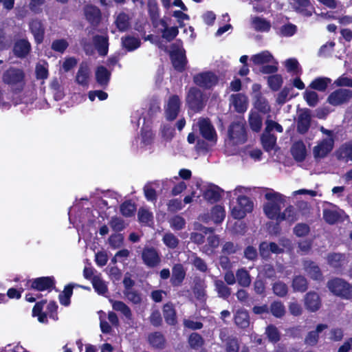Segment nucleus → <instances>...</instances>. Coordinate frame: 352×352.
Here are the masks:
<instances>
[{"instance_id": "f257e3e1", "label": "nucleus", "mask_w": 352, "mask_h": 352, "mask_svg": "<svg viewBox=\"0 0 352 352\" xmlns=\"http://www.w3.org/2000/svg\"><path fill=\"white\" fill-rule=\"evenodd\" d=\"M25 73L23 69L10 67L2 76L3 82L9 85L14 94L21 93L25 87Z\"/></svg>"}, {"instance_id": "f03ea898", "label": "nucleus", "mask_w": 352, "mask_h": 352, "mask_svg": "<svg viewBox=\"0 0 352 352\" xmlns=\"http://www.w3.org/2000/svg\"><path fill=\"white\" fill-rule=\"evenodd\" d=\"M208 101L207 96L196 87H190L186 96V105L188 110L197 113L205 108Z\"/></svg>"}, {"instance_id": "7ed1b4c3", "label": "nucleus", "mask_w": 352, "mask_h": 352, "mask_svg": "<svg viewBox=\"0 0 352 352\" xmlns=\"http://www.w3.org/2000/svg\"><path fill=\"white\" fill-rule=\"evenodd\" d=\"M327 287L335 296L342 299H352V285L340 278H333L328 280Z\"/></svg>"}, {"instance_id": "20e7f679", "label": "nucleus", "mask_w": 352, "mask_h": 352, "mask_svg": "<svg viewBox=\"0 0 352 352\" xmlns=\"http://www.w3.org/2000/svg\"><path fill=\"white\" fill-rule=\"evenodd\" d=\"M252 201L245 195H239L237 198V206L232 209V216L235 219H243L247 213L253 210Z\"/></svg>"}, {"instance_id": "39448f33", "label": "nucleus", "mask_w": 352, "mask_h": 352, "mask_svg": "<svg viewBox=\"0 0 352 352\" xmlns=\"http://www.w3.org/2000/svg\"><path fill=\"white\" fill-rule=\"evenodd\" d=\"M56 280L54 276H41L32 278L27 282L28 288L34 289L38 292L45 290L52 291L55 288Z\"/></svg>"}, {"instance_id": "423d86ee", "label": "nucleus", "mask_w": 352, "mask_h": 352, "mask_svg": "<svg viewBox=\"0 0 352 352\" xmlns=\"http://www.w3.org/2000/svg\"><path fill=\"white\" fill-rule=\"evenodd\" d=\"M169 57L175 71L179 73L184 72L187 67L188 59L186 50L184 48L173 49L169 52Z\"/></svg>"}, {"instance_id": "0eeeda50", "label": "nucleus", "mask_w": 352, "mask_h": 352, "mask_svg": "<svg viewBox=\"0 0 352 352\" xmlns=\"http://www.w3.org/2000/svg\"><path fill=\"white\" fill-rule=\"evenodd\" d=\"M218 76L211 71L201 72L193 76L194 83L205 89H211L218 83Z\"/></svg>"}, {"instance_id": "6e6552de", "label": "nucleus", "mask_w": 352, "mask_h": 352, "mask_svg": "<svg viewBox=\"0 0 352 352\" xmlns=\"http://www.w3.org/2000/svg\"><path fill=\"white\" fill-rule=\"evenodd\" d=\"M198 126L200 134L204 139L210 142H217V135L209 118H200L198 121Z\"/></svg>"}, {"instance_id": "1a4fd4ad", "label": "nucleus", "mask_w": 352, "mask_h": 352, "mask_svg": "<svg viewBox=\"0 0 352 352\" xmlns=\"http://www.w3.org/2000/svg\"><path fill=\"white\" fill-rule=\"evenodd\" d=\"M352 98V91L346 89H338L331 93L327 102L333 106H338L348 102Z\"/></svg>"}, {"instance_id": "9d476101", "label": "nucleus", "mask_w": 352, "mask_h": 352, "mask_svg": "<svg viewBox=\"0 0 352 352\" xmlns=\"http://www.w3.org/2000/svg\"><path fill=\"white\" fill-rule=\"evenodd\" d=\"M290 5L296 12L304 16L309 17L315 11L310 0H290Z\"/></svg>"}, {"instance_id": "9b49d317", "label": "nucleus", "mask_w": 352, "mask_h": 352, "mask_svg": "<svg viewBox=\"0 0 352 352\" xmlns=\"http://www.w3.org/2000/svg\"><path fill=\"white\" fill-rule=\"evenodd\" d=\"M181 100L177 95L171 96L165 109L166 118L168 121L175 120L180 111Z\"/></svg>"}, {"instance_id": "f8f14e48", "label": "nucleus", "mask_w": 352, "mask_h": 352, "mask_svg": "<svg viewBox=\"0 0 352 352\" xmlns=\"http://www.w3.org/2000/svg\"><path fill=\"white\" fill-rule=\"evenodd\" d=\"M311 115L309 109H304L299 113L296 122V131L298 133L304 135L308 132L311 126Z\"/></svg>"}, {"instance_id": "ddd939ff", "label": "nucleus", "mask_w": 352, "mask_h": 352, "mask_svg": "<svg viewBox=\"0 0 352 352\" xmlns=\"http://www.w3.org/2000/svg\"><path fill=\"white\" fill-rule=\"evenodd\" d=\"M84 14L86 20L94 28L98 27L102 19L100 10L96 6L88 4L84 7Z\"/></svg>"}, {"instance_id": "4468645a", "label": "nucleus", "mask_w": 352, "mask_h": 352, "mask_svg": "<svg viewBox=\"0 0 352 352\" xmlns=\"http://www.w3.org/2000/svg\"><path fill=\"white\" fill-rule=\"evenodd\" d=\"M334 140L333 138L323 139L320 143L314 147L313 153L316 159L324 158L333 148Z\"/></svg>"}, {"instance_id": "2eb2a0df", "label": "nucleus", "mask_w": 352, "mask_h": 352, "mask_svg": "<svg viewBox=\"0 0 352 352\" xmlns=\"http://www.w3.org/2000/svg\"><path fill=\"white\" fill-rule=\"evenodd\" d=\"M32 50L30 43L25 38H20L15 41L13 46V54L16 58H24Z\"/></svg>"}, {"instance_id": "dca6fc26", "label": "nucleus", "mask_w": 352, "mask_h": 352, "mask_svg": "<svg viewBox=\"0 0 352 352\" xmlns=\"http://www.w3.org/2000/svg\"><path fill=\"white\" fill-rule=\"evenodd\" d=\"M290 153L296 162H304L306 159L307 152L303 141L300 140L294 142L291 146Z\"/></svg>"}, {"instance_id": "f3484780", "label": "nucleus", "mask_w": 352, "mask_h": 352, "mask_svg": "<svg viewBox=\"0 0 352 352\" xmlns=\"http://www.w3.org/2000/svg\"><path fill=\"white\" fill-rule=\"evenodd\" d=\"M29 26L30 32L34 36L35 43L36 44L42 43L44 40L45 28L41 21L33 19L30 22Z\"/></svg>"}, {"instance_id": "a211bd4d", "label": "nucleus", "mask_w": 352, "mask_h": 352, "mask_svg": "<svg viewBox=\"0 0 352 352\" xmlns=\"http://www.w3.org/2000/svg\"><path fill=\"white\" fill-rule=\"evenodd\" d=\"M306 309L311 311H317L321 307V300L319 295L315 292H308L305 297Z\"/></svg>"}, {"instance_id": "6ab92c4d", "label": "nucleus", "mask_w": 352, "mask_h": 352, "mask_svg": "<svg viewBox=\"0 0 352 352\" xmlns=\"http://www.w3.org/2000/svg\"><path fill=\"white\" fill-rule=\"evenodd\" d=\"M144 264H160L161 259L157 250L153 247H145L142 252Z\"/></svg>"}, {"instance_id": "aec40b11", "label": "nucleus", "mask_w": 352, "mask_h": 352, "mask_svg": "<svg viewBox=\"0 0 352 352\" xmlns=\"http://www.w3.org/2000/svg\"><path fill=\"white\" fill-rule=\"evenodd\" d=\"M327 328L326 324H318L315 330L308 332L304 340L305 344L311 346H316L319 340V334Z\"/></svg>"}, {"instance_id": "412c9836", "label": "nucleus", "mask_w": 352, "mask_h": 352, "mask_svg": "<svg viewBox=\"0 0 352 352\" xmlns=\"http://www.w3.org/2000/svg\"><path fill=\"white\" fill-rule=\"evenodd\" d=\"M231 103L237 113H243L248 109V98L244 94H232L231 96Z\"/></svg>"}, {"instance_id": "4be33fe9", "label": "nucleus", "mask_w": 352, "mask_h": 352, "mask_svg": "<svg viewBox=\"0 0 352 352\" xmlns=\"http://www.w3.org/2000/svg\"><path fill=\"white\" fill-rule=\"evenodd\" d=\"M148 341L154 349L162 350L166 347V340L164 336L160 331L151 333L148 336Z\"/></svg>"}, {"instance_id": "5701e85b", "label": "nucleus", "mask_w": 352, "mask_h": 352, "mask_svg": "<svg viewBox=\"0 0 352 352\" xmlns=\"http://www.w3.org/2000/svg\"><path fill=\"white\" fill-rule=\"evenodd\" d=\"M93 41L98 53L100 56H106L109 51V38L102 35H95Z\"/></svg>"}, {"instance_id": "b1692460", "label": "nucleus", "mask_w": 352, "mask_h": 352, "mask_svg": "<svg viewBox=\"0 0 352 352\" xmlns=\"http://www.w3.org/2000/svg\"><path fill=\"white\" fill-rule=\"evenodd\" d=\"M163 316L166 324L174 326L177 324V313L171 302L166 303L162 309Z\"/></svg>"}, {"instance_id": "393cba45", "label": "nucleus", "mask_w": 352, "mask_h": 352, "mask_svg": "<svg viewBox=\"0 0 352 352\" xmlns=\"http://www.w3.org/2000/svg\"><path fill=\"white\" fill-rule=\"evenodd\" d=\"M111 72L102 65L98 66L96 71V80L98 85L105 89L109 85Z\"/></svg>"}, {"instance_id": "a878e982", "label": "nucleus", "mask_w": 352, "mask_h": 352, "mask_svg": "<svg viewBox=\"0 0 352 352\" xmlns=\"http://www.w3.org/2000/svg\"><path fill=\"white\" fill-rule=\"evenodd\" d=\"M298 219V213L296 208L289 205L287 206L283 212L278 214L277 221H287L289 224H292Z\"/></svg>"}, {"instance_id": "bb28decb", "label": "nucleus", "mask_w": 352, "mask_h": 352, "mask_svg": "<svg viewBox=\"0 0 352 352\" xmlns=\"http://www.w3.org/2000/svg\"><path fill=\"white\" fill-rule=\"evenodd\" d=\"M228 136L230 140H239L245 135V130L239 122H232L228 128Z\"/></svg>"}, {"instance_id": "cd10ccee", "label": "nucleus", "mask_w": 352, "mask_h": 352, "mask_svg": "<svg viewBox=\"0 0 352 352\" xmlns=\"http://www.w3.org/2000/svg\"><path fill=\"white\" fill-rule=\"evenodd\" d=\"M223 190L217 186L214 185L210 188H207L203 193V197L207 201L214 204L219 201L221 197Z\"/></svg>"}, {"instance_id": "c85d7f7f", "label": "nucleus", "mask_w": 352, "mask_h": 352, "mask_svg": "<svg viewBox=\"0 0 352 352\" xmlns=\"http://www.w3.org/2000/svg\"><path fill=\"white\" fill-rule=\"evenodd\" d=\"M47 303V300H41L36 302L32 309V316L37 317L38 320L41 323H47V313L43 311L44 305Z\"/></svg>"}, {"instance_id": "c756f323", "label": "nucleus", "mask_w": 352, "mask_h": 352, "mask_svg": "<svg viewBox=\"0 0 352 352\" xmlns=\"http://www.w3.org/2000/svg\"><path fill=\"white\" fill-rule=\"evenodd\" d=\"M336 157L338 160L352 161V142L342 144L336 151Z\"/></svg>"}, {"instance_id": "7c9ffc66", "label": "nucleus", "mask_w": 352, "mask_h": 352, "mask_svg": "<svg viewBox=\"0 0 352 352\" xmlns=\"http://www.w3.org/2000/svg\"><path fill=\"white\" fill-rule=\"evenodd\" d=\"M276 140L277 138L275 135L264 131L261 136L263 149L267 152L273 150L276 144Z\"/></svg>"}, {"instance_id": "2f4dec72", "label": "nucleus", "mask_w": 352, "mask_h": 352, "mask_svg": "<svg viewBox=\"0 0 352 352\" xmlns=\"http://www.w3.org/2000/svg\"><path fill=\"white\" fill-rule=\"evenodd\" d=\"M273 59L272 54L267 50L254 54L251 57V60L254 65L261 66L271 63Z\"/></svg>"}, {"instance_id": "473e14b6", "label": "nucleus", "mask_w": 352, "mask_h": 352, "mask_svg": "<svg viewBox=\"0 0 352 352\" xmlns=\"http://www.w3.org/2000/svg\"><path fill=\"white\" fill-rule=\"evenodd\" d=\"M254 107L258 111L263 114L268 113L271 111L270 105L267 100L263 97L261 93L255 96Z\"/></svg>"}, {"instance_id": "72a5a7b5", "label": "nucleus", "mask_w": 352, "mask_h": 352, "mask_svg": "<svg viewBox=\"0 0 352 352\" xmlns=\"http://www.w3.org/2000/svg\"><path fill=\"white\" fill-rule=\"evenodd\" d=\"M199 230L201 232L200 233L192 232L190 234V240L197 244L204 243L205 241V235L214 232V229L213 228H208L203 226H201Z\"/></svg>"}, {"instance_id": "f704fd0d", "label": "nucleus", "mask_w": 352, "mask_h": 352, "mask_svg": "<svg viewBox=\"0 0 352 352\" xmlns=\"http://www.w3.org/2000/svg\"><path fill=\"white\" fill-rule=\"evenodd\" d=\"M186 276L183 265H173L170 282L173 286L180 285Z\"/></svg>"}, {"instance_id": "c9c22d12", "label": "nucleus", "mask_w": 352, "mask_h": 352, "mask_svg": "<svg viewBox=\"0 0 352 352\" xmlns=\"http://www.w3.org/2000/svg\"><path fill=\"white\" fill-rule=\"evenodd\" d=\"M234 322L239 328H247L250 324V316L248 312L244 309H239L234 315Z\"/></svg>"}, {"instance_id": "e433bc0d", "label": "nucleus", "mask_w": 352, "mask_h": 352, "mask_svg": "<svg viewBox=\"0 0 352 352\" xmlns=\"http://www.w3.org/2000/svg\"><path fill=\"white\" fill-rule=\"evenodd\" d=\"M248 123L252 131L258 133L262 128V118L258 112L251 111L249 114Z\"/></svg>"}, {"instance_id": "4c0bfd02", "label": "nucleus", "mask_w": 352, "mask_h": 352, "mask_svg": "<svg viewBox=\"0 0 352 352\" xmlns=\"http://www.w3.org/2000/svg\"><path fill=\"white\" fill-rule=\"evenodd\" d=\"M263 210L266 216L270 219H276L280 214V207L278 203L267 202L263 206Z\"/></svg>"}, {"instance_id": "58836bf2", "label": "nucleus", "mask_w": 352, "mask_h": 352, "mask_svg": "<svg viewBox=\"0 0 352 352\" xmlns=\"http://www.w3.org/2000/svg\"><path fill=\"white\" fill-rule=\"evenodd\" d=\"M331 82V80L329 78L317 77L311 81L309 87L314 90L324 91Z\"/></svg>"}, {"instance_id": "ea45409f", "label": "nucleus", "mask_w": 352, "mask_h": 352, "mask_svg": "<svg viewBox=\"0 0 352 352\" xmlns=\"http://www.w3.org/2000/svg\"><path fill=\"white\" fill-rule=\"evenodd\" d=\"M122 44L128 52H132L140 46L141 41L138 38L132 36H126L122 37Z\"/></svg>"}, {"instance_id": "a19ab883", "label": "nucleus", "mask_w": 352, "mask_h": 352, "mask_svg": "<svg viewBox=\"0 0 352 352\" xmlns=\"http://www.w3.org/2000/svg\"><path fill=\"white\" fill-rule=\"evenodd\" d=\"M269 312L276 318H281L285 314V307L283 303L279 300L272 302L269 307Z\"/></svg>"}, {"instance_id": "79ce46f5", "label": "nucleus", "mask_w": 352, "mask_h": 352, "mask_svg": "<svg viewBox=\"0 0 352 352\" xmlns=\"http://www.w3.org/2000/svg\"><path fill=\"white\" fill-rule=\"evenodd\" d=\"M115 23L120 32L126 31L130 27L129 15L124 12L119 13L116 19Z\"/></svg>"}, {"instance_id": "37998d69", "label": "nucleus", "mask_w": 352, "mask_h": 352, "mask_svg": "<svg viewBox=\"0 0 352 352\" xmlns=\"http://www.w3.org/2000/svg\"><path fill=\"white\" fill-rule=\"evenodd\" d=\"M322 215L325 222L329 225L336 223L341 219V215L338 211L331 209H324Z\"/></svg>"}, {"instance_id": "c03bdc74", "label": "nucleus", "mask_w": 352, "mask_h": 352, "mask_svg": "<svg viewBox=\"0 0 352 352\" xmlns=\"http://www.w3.org/2000/svg\"><path fill=\"white\" fill-rule=\"evenodd\" d=\"M267 79L268 87L273 91H278L283 83V76L280 74H275L270 75Z\"/></svg>"}, {"instance_id": "a18cd8bd", "label": "nucleus", "mask_w": 352, "mask_h": 352, "mask_svg": "<svg viewBox=\"0 0 352 352\" xmlns=\"http://www.w3.org/2000/svg\"><path fill=\"white\" fill-rule=\"evenodd\" d=\"M89 78V70L87 66L80 65L76 76V80L78 84L86 86L88 84Z\"/></svg>"}, {"instance_id": "49530a36", "label": "nucleus", "mask_w": 352, "mask_h": 352, "mask_svg": "<svg viewBox=\"0 0 352 352\" xmlns=\"http://www.w3.org/2000/svg\"><path fill=\"white\" fill-rule=\"evenodd\" d=\"M112 307L115 311L121 312L126 318L129 320L131 319V310L124 302L120 300L112 301Z\"/></svg>"}, {"instance_id": "de8ad7c7", "label": "nucleus", "mask_w": 352, "mask_h": 352, "mask_svg": "<svg viewBox=\"0 0 352 352\" xmlns=\"http://www.w3.org/2000/svg\"><path fill=\"white\" fill-rule=\"evenodd\" d=\"M292 287L295 292H305L308 288L307 279L302 276H296L292 280Z\"/></svg>"}, {"instance_id": "09e8293b", "label": "nucleus", "mask_w": 352, "mask_h": 352, "mask_svg": "<svg viewBox=\"0 0 352 352\" xmlns=\"http://www.w3.org/2000/svg\"><path fill=\"white\" fill-rule=\"evenodd\" d=\"M253 25L255 30L258 32H267L271 29L270 22L265 19L259 16L254 17L253 19Z\"/></svg>"}, {"instance_id": "8fccbe9b", "label": "nucleus", "mask_w": 352, "mask_h": 352, "mask_svg": "<svg viewBox=\"0 0 352 352\" xmlns=\"http://www.w3.org/2000/svg\"><path fill=\"white\" fill-rule=\"evenodd\" d=\"M148 14L151 23H156L160 17V8L155 0H150L148 2Z\"/></svg>"}, {"instance_id": "3c124183", "label": "nucleus", "mask_w": 352, "mask_h": 352, "mask_svg": "<svg viewBox=\"0 0 352 352\" xmlns=\"http://www.w3.org/2000/svg\"><path fill=\"white\" fill-rule=\"evenodd\" d=\"M120 213L126 217H131L136 211V206L131 200L124 201L120 206Z\"/></svg>"}, {"instance_id": "603ef678", "label": "nucleus", "mask_w": 352, "mask_h": 352, "mask_svg": "<svg viewBox=\"0 0 352 352\" xmlns=\"http://www.w3.org/2000/svg\"><path fill=\"white\" fill-rule=\"evenodd\" d=\"M226 217V211L223 206L216 205L211 210V218L215 223H221Z\"/></svg>"}, {"instance_id": "864d4df0", "label": "nucleus", "mask_w": 352, "mask_h": 352, "mask_svg": "<svg viewBox=\"0 0 352 352\" xmlns=\"http://www.w3.org/2000/svg\"><path fill=\"white\" fill-rule=\"evenodd\" d=\"M216 290L218 296L224 299H227L231 294V289L221 280H217L214 282Z\"/></svg>"}, {"instance_id": "5fc2aeb1", "label": "nucleus", "mask_w": 352, "mask_h": 352, "mask_svg": "<svg viewBox=\"0 0 352 352\" xmlns=\"http://www.w3.org/2000/svg\"><path fill=\"white\" fill-rule=\"evenodd\" d=\"M155 135L149 126H143L141 129L142 142L144 145H151L154 140Z\"/></svg>"}, {"instance_id": "6e6d98bb", "label": "nucleus", "mask_w": 352, "mask_h": 352, "mask_svg": "<svg viewBox=\"0 0 352 352\" xmlns=\"http://www.w3.org/2000/svg\"><path fill=\"white\" fill-rule=\"evenodd\" d=\"M237 283L243 287H248L250 285L251 279L248 272L244 269H239L236 274Z\"/></svg>"}, {"instance_id": "4d7b16f0", "label": "nucleus", "mask_w": 352, "mask_h": 352, "mask_svg": "<svg viewBox=\"0 0 352 352\" xmlns=\"http://www.w3.org/2000/svg\"><path fill=\"white\" fill-rule=\"evenodd\" d=\"M265 333L269 341L272 343H277L280 340V332L274 324H270L266 327Z\"/></svg>"}, {"instance_id": "13d9d810", "label": "nucleus", "mask_w": 352, "mask_h": 352, "mask_svg": "<svg viewBox=\"0 0 352 352\" xmlns=\"http://www.w3.org/2000/svg\"><path fill=\"white\" fill-rule=\"evenodd\" d=\"M305 271L313 280L318 281L323 280V275L319 265H306Z\"/></svg>"}, {"instance_id": "bf43d9fd", "label": "nucleus", "mask_w": 352, "mask_h": 352, "mask_svg": "<svg viewBox=\"0 0 352 352\" xmlns=\"http://www.w3.org/2000/svg\"><path fill=\"white\" fill-rule=\"evenodd\" d=\"M188 344L191 349H197L204 344V340L198 333H192L188 338Z\"/></svg>"}, {"instance_id": "052dcab7", "label": "nucleus", "mask_w": 352, "mask_h": 352, "mask_svg": "<svg viewBox=\"0 0 352 352\" xmlns=\"http://www.w3.org/2000/svg\"><path fill=\"white\" fill-rule=\"evenodd\" d=\"M162 37L168 42L173 41L179 34V29L177 26L168 27L161 30Z\"/></svg>"}, {"instance_id": "680f3d73", "label": "nucleus", "mask_w": 352, "mask_h": 352, "mask_svg": "<svg viewBox=\"0 0 352 352\" xmlns=\"http://www.w3.org/2000/svg\"><path fill=\"white\" fill-rule=\"evenodd\" d=\"M91 283L94 289L99 295H104L108 292V287L102 280L100 275L98 278H96V279H94Z\"/></svg>"}, {"instance_id": "e2e57ef3", "label": "nucleus", "mask_w": 352, "mask_h": 352, "mask_svg": "<svg viewBox=\"0 0 352 352\" xmlns=\"http://www.w3.org/2000/svg\"><path fill=\"white\" fill-rule=\"evenodd\" d=\"M293 232L298 237H304L310 232V227L307 223H298L294 226Z\"/></svg>"}, {"instance_id": "0e129e2a", "label": "nucleus", "mask_w": 352, "mask_h": 352, "mask_svg": "<svg viewBox=\"0 0 352 352\" xmlns=\"http://www.w3.org/2000/svg\"><path fill=\"white\" fill-rule=\"evenodd\" d=\"M304 99L309 107H314L319 101L318 94L314 91H305Z\"/></svg>"}, {"instance_id": "69168bd1", "label": "nucleus", "mask_w": 352, "mask_h": 352, "mask_svg": "<svg viewBox=\"0 0 352 352\" xmlns=\"http://www.w3.org/2000/svg\"><path fill=\"white\" fill-rule=\"evenodd\" d=\"M138 218L140 223L148 224L149 222L153 221V216L152 212L148 210L140 208L138 212Z\"/></svg>"}, {"instance_id": "338daca9", "label": "nucleus", "mask_w": 352, "mask_h": 352, "mask_svg": "<svg viewBox=\"0 0 352 352\" xmlns=\"http://www.w3.org/2000/svg\"><path fill=\"white\" fill-rule=\"evenodd\" d=\"M285 67L288 72L292 73L293 74H298L301 69L297 59L291 58H288L285 61Z\"/></svg>"}, {"instance_id": "774afa93", "label": "nucleus", "mask_w": 352, "mask_h": 352, "mask_svg": "<svg viewBox=\"0 0 352 352\" xmlns=\"http://www.w3.org/2000/svg\"><path fill=\"white\" fill-rule=\"evenodd\" d=\"M272 289L274 294L279 297L285 296L288 292L287 285L281 281L274 283L272 287Z\"/></svg>"}]
</instances>
